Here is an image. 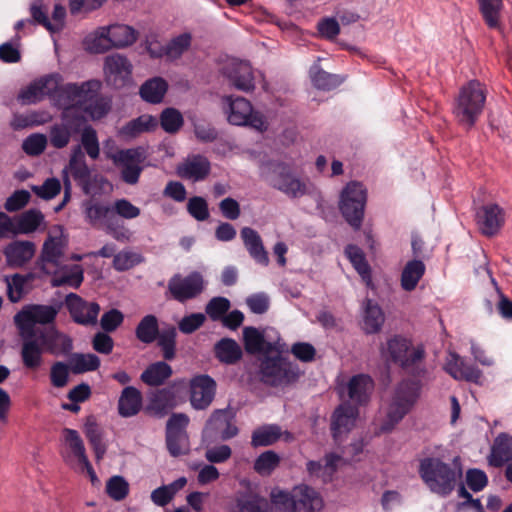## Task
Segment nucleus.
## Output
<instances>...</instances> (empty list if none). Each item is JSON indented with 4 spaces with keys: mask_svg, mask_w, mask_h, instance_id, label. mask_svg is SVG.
Segmentation results:
<instances>
[{
    "mask_svg": "<svg viewBox=\"0 0 512 512\" xmlns=\"http://www.w3.org/2000/svg\"><path fill=\"white\" fill-rule=\"evenodd\" d=\"M23 343L21 346V360L23 366L29 370L38 369L43 363L44 348L38 337L29 336V334L21 335Z\"/></svg>",
    "mask_w": 512,
    "mask_h": 512,
    "instance_id": "obj_30",
    "label": "nucleus"
},
{
    "mask_svg": "<svg viewBox=\"0 0 512 512\" xmlns=\"http://www.w3.org/2000/svg\"><path fill=\"white\" fill-rule=\"evenodd\" d=\"M381 355L415 378L423 377L427 372L424 364L426 356L424 346L422 344L414 346L411 339L402 335L389 338L386 346L381 348Z\"/></svg>",
    "mask_w": 512,
    "mask_h": 512,
    "instance_id": "obj_3",
    "label": "nucleus"
},
{
    "mask_svg": "<svg viewBox=\"0 0 512 512\" xmlns=\"http://www.w3.org/2000/svg\"><path fill=\"white\" fill-rule=\"evenodd\" d=\"M244 348L249 354H257L264 350V335L255 327L247 326L243 329Z\"/></svg>",
    "mask_w": 512,
    "mask_h": 512,
    "instance_id": "obj_56",
    "label": "nucleus"
},
{
    "mask_svg": "<svg viewBox=\"0 0 512 512\" xmlns=\"http://www.w3.org/2000/svg\"><path fill=\"white\" fill-rule=\"evenodd\" d=\"M421 388L420 380L403 379L397 384L388 407L386 419L380 426L381 432L392 431L411 411L420 397Z\"/></svg>",
    "mask_w": 512,
    "mask_h": 512,
    "instance_id": "obj_5",
    "label": "nucleus"
},
{
    "mask_svg": "<svg viewBox=\"0 0 512 512\" xmlns=\"http://www.w3.org/2000/svg\"><path fill=\"white\" fill-rule=\"evenodd\" d=\"M345 255L361 278L366 282H370L371 267L366 260L363 250L357 245L349 244L345 247Z\"/></svg>",
    "mask_w": 512,
    "mask_h": 512,
    "instance_id": "obj_50",
    "label": "nucleus"
},
{
    "mask_svg": "<svg viewBox=\"0 0 512 512\" xmlns=\"http://www.w3.org/2000/svg\"><path fill=\"white\" fill-rule=\"evenodd\" d=\"M373 390L374 381L366 374L354 375L348 383V396L358 405L367 403Z\"/></svg>",
    "mask_w": 512,
    "mask_h": 512,
    "instance_id": "obj_36",
    "label": "nucleus"
},
{
    "mask_svg": "<svg viewBox=\"0 0 512 512\" xmlns=\"http://www.w3.org/2000/svg\"><path fill=\"white\" fill-rule=\"evenodd\" d=\"M100 358L92 353H74L69 359L70 369L74 374L95 371L100 367Z\"/></svg>",
    "mask_w": 512,
    "mask_h": 512,
    "instance_id": "obj_53",
    "label": "nucleus"
},
{
    "mask_svg": "<svg viewBox=\"0 0 512 512\" xmlns=\"http://www.w3.org/2000/svg\"><path fill=\"white\" fill-rule=\"evenodd\" d=\"M177 174L180 178L192 182H200L207 178L211 171V163L201 154L188 155L178 166Z\"/></svg>",
    "mask_w": 512,
    "mask_h": 512,
    "instance_id": "obj_22",
    "label": "nucleus"
},
{
    "mask_svg": "<svg viewBox=\"0 0 512 512\" xmlns=\"http://www.w3.org/2000/svg\"><path fill=\"white\" fill-rule=\"evenodd\" d=\"M176 338L177 329L174 325L168 324L159 330V336L156 339L157 346L167 361L173 360L176 356Z\"/></svg>",
    "mask_w": 512,
    "mask_h": 512,
    "instance_id": "obj_49",
    "label": "nucleus"
},
{
    "mask_svg": "<svg viewBox=\"0 0 512 512\" xmlns=\"http://www.w3.org/2000/svg\"><path fill=\"white\" fill-rule=\"evenodd\" d=\"M479 11L482 15V18L485 24L490 29L499 30L500 25V16L503 10V1L502 0H477Z\"/></svg>",
    "mask_w": 512,
    "mask_h": 512,
    "instance_id": "obj_48",
    "label": "nucleus"
},
{
    "mask_svg": "<svg viewBox=\"0 0 512 512\" xmlns=\"http://www.w3.org/2000/svg\"><path fill=\"white\" fill-rule=\"evenodd\" d=\"M52 274L51 285L53 287L69 286L76 289L84 280L83 268L78 264L60 266L58 269L52 268Z\"/></svg>",
    "mask_w": 512,
    "mask_h": 512,
    "instance_id": "obj_38",
    "label": "nucleus"
},
{
    "mask_svg": "<svg viewBox=\"0 0 512 512\" xmlns=\"http://www.w3.org/2000/svg\"><path fill=\"white\" fill-rule=\"evenodd\" d=\"M12 218V235H27L46 227L45 216L37 208H30Z\"/></svg>",
    "mask_w": 512,
    "mask_h": 512,
    "instance_id": "obj_24",
    "label": "nucleus"
},
{
    "mask_svg": "<svg viewBox=\"0 0 512 512\" xmlns=\"http://www.w3.org/2000/svg\"><path fill=\"white\" fill-rule=\"evenodd\" d=\"M143 397L141 391L134 386H126L118 398V414L123 418L136 416L142 409Z\"/></svg>",
    "mask_w": 512,
    "mask_h": 512,
    "instance_id": "obj_32",
    "label": "nucleus"
},
{
    "mask_svg": "<svg viewBox=\"0 0 512 512\" xmlns=\"http://www.w3.org/2000/svg\"><path fill=\"white\" fill-rule=\"evenodd\" d=\"M65 305L75 323L83 326L97 324L101 310L97 302H89L75 293H69L65 298Z\"/></svg>",
    "mask_w": 512,
    "mask_h": 512,
    "instance_id": "obj_18",
    "label": "nucleus"
},
{
    "mask_svg": "<svg viewBox=\"0 0 512 512\" xmlns=\"http://www.w3.org/2000/svg\"><path fill=\"white\" fill-rule=\"evenodd\" d=\"M65 442L68 445L73 456L78 460L79 463L83 464L88 460L86 455L85 446L81 439L78 431L70 428L63 430Z\"/></svg>",
    "mask_w": 512,
    "mask_h": 512,
    "instance_id": "obj_57",
    "label": "nucleus"
},
{
    "mask_svg": "<svg viewBox=\"0 0 512 512\" xmlns=\"http://www.w3.org/2000/svg\"><path fill=\"white\" fill-rule=\"evenodd\" d=\"M231 307L230 300L223 296L213 297L205 307V313L212 321H220Z\"/></svg>",
    "mask_w": 512,
    "mask_h": 512,
    "instance_id": "obj_60",
    "label": "nucleus"
},
{
    "mask_svg": "<svg viewBox=\"0 0 512 512\" xmlns=\"http://www.w3.org/2000/svg\"><path fill=\"white\" fill-rule=\"evenodd\" d=\"M85 49L90 53L101 54L112 48L109 38V30L106 26L98 28L87 35L83 41Z\"/></svg>",
    "mask_w": 512,
    "mask_h": 512,
    "instance_id": "obj_51",
    "label": "nucleus"
},
{
    "mask_svg": "<svg viewBox=\"0 0 512 512\" xmlns=\"http://www.w3.org/2000/svg\"><path fill=\"white\" fill-rule=\"evenodd\" d=\"M222 74L228 79L231 86L250 92L255 88V79L250 63L246 61L232 60L222 68Z\"/></svg>",
    "mask_w": 512,
    "mask_h": 512,
    "instance_id": "obj_19",
    "label": "nucleus"
},
{
    "mask_svg": "<svg viewBox=\"0 0 512 512\" xmlns=\"http://www.w3.org/2000/svg\"><path fill=\"white\" fill-rule=\"evenodd\" d=\"M426 271L423 261L413 259L408 261L401 273V287L404 291H413Z\"/></svg>",
    "mask_w": 512,
    "mask_h": 512,
    "instance_id": "obj_41",
    "label": "nucleus"
},
{
    "mask_svg": "<svg viewBox=\"0 0 512 512\" xmlns=\"http://www.w3.org/2000/svg\"><path fill=\"white\" fill-rule=\"evenodd\" d=\"M271 185L290 198H299L306 194V184L296 177L291 167L283 162L272 164Z\"/></svg>",
    "mask_w": 512,
    "mask_h": 512,
    "instance_id": "obj_17",
    "label": "nucleus"
},
{
    "mask_svg": "<svg viewBox=\"0 0 512 512\" xmlns=\"http://www.w3.org/2000/svg\"><path fill=\"white\" fill-rule=\"evenodd\" d=\"M81 134V144L87 155L98 159L100 146L96 130L87 124V119L80 111L62 110L60 122L50 127L49 141L56 149L66 147L72 136Z\"/></svg>",
    "mask_w": 512,
    "mask_h": 512,
    "instance_id": "obj_1",
    "label": "nucleus"
},
{
    "mask_svg": "<svg viewBox=\"0 0 512 512\" xmlns=\"http://www.w3.org/2000/svg\"><path fill=\"white\" fill-rule=\"evenodd\" d=\"M158 318L153 314L145 315L135 328V336L141 343L149 345L159 336Z\"/></svg>",
    "mask_w": 512,
    "mask_h": 512,
    "instance_id": "obj_46",
    "label": "nucleus"
},
{
    "mask_svg": "<svg viewBox=\"0 0 512 512\" xmlns=\"http://www.w3.org/2000/svg\"><path fill=\"white\" fill-rule=\"evenodd\" d=\"M204 288V278L198 271H193L185 277L177 273L169 279L167 286L171 298L179 303L196 298Z\"/></svg>",
    "mask_w": 512,
    "mask_h": 512,
    "instance_id": "obj_16",
    "label": "nucleus"
},
{
    "mask_svg": "<svg viewBox=\"0 0 512 512\" xmlns=\"http://www.w3.org/2000/svg\"><path fill=\"white\" fill-rule=\"evenodd\" d=\"M235 508L236 512H272L268 500L250 490L236 494Z\"/></svg>",
    "mask_w": 512,
    "mask_h": 512,
    "instance_id": "obj_35",
    "label": "nucleus"
},
{
    "mask_svg": "<svg viewBox=\"0 0 512 512\" xmlns=\"http://www.w3.org/2000/svg\"><path fill=\"white\" fill-rule=\"evenodd\" d=\"M309 77L313 86L323 91L335 89L343 82V78L339 75L324 71L318 62L310 67Z\"/></svg>",
    "mask_w": 512,
    "mask_h": 512,
    "instance_id": "obj_42",
    "label": "nucleus"
},
{
    "mask_svg": "<svg viewBox=\"0 0 512 512\" xmlns=\"http://www.w3.org/2000/svg\"><path fill=\"white\" fill-rule=\"evenodd\" d=\"M488 464L495 468L503 467L512 461V436L502 432L493 441L487 457Z\"/></svg>",
    "mask_w": 512,
    "mask_h": 512,
    "instance_id": "obj_31",
    "label": "nucleus"
},
{
    "mask_svg": "<svg viewBox=\"0 0 512 512\" xmlns=\"http://www.w3.org/2000/svg\"><path fill=\"white\" fill-rule=\"evenodd\" d=\"M104 73L115 86L123 85L132 73V64L121 54H112L105 58Z\"/></svg>",
    "mask_w": 512,
    "mask_h": 512,
    "instance_id": "obj_28",
    "label": "nucleus"
},
{
    "mask_svg": "<svg viewBox=\"0 0 512 512\" xmlns=\"http://www.w3.org/2000/svg\"><path fill=\"white\" fill-rule=\"evenodd\" d=\"M44 351L54 356H67L73 350L72 338L60 332L56 328H50L47 332H41L38 336Z\"/></svg>",
    "mask_w": 512,
    "mask_h": 512,
    "instance_id": "obj_26",
    "label": "nucleus"
},
{
    "mask_svg": "<svg viewBox=\"0 0 512 512\" xmlns=\"http://www.w3.org/2000/svg\"><path fill=\"white\" fill-rule=\"evenodd\" d=\"M102 83L97 79H90L81 83H66L61 87L56 97V107L61 110L79 111L90 103L96 94L101 91Z\"/></svg>",
    "mask_w": 512,
    "mask_h": 512,
    "instance_id": "obj_8",
    "label": "nucleus"
},
{
    "mask_svg": "<svg viewBox=\"0 0 512 512\" xmlns=\"http://www.w3.org/2000/svg\"><path fill=\"white\" fill-rule=\"evenodd\" d=\"M189 422L190 419L185 413H173L166 423V447L172 457L185 455L189 451Z\"/></svg>",
    "mask_w": 512,
    "mask_h": 512,
    "instance_id": "obj_14",
    "label": "nucleus"
},
{
    "mask_svg": "<svg viewBox=\"0 0 512 512\" xmlns=\"http://www.w3.org/2000/svg\"><path fill=\"white\" fill-rule=\"evenodd\" d=\"M240 235L251 258L258 264L267 266L269 264L268 253L258 232L253 228L243 227Z\"/></svg>",
    "mask_w": 512,
    "mask_h": 512,
    "instance_id": "obj_33",
    "label": "nucleus"
},
{
    "mask_svg": "<svg viewBox=\"0 0 512 512\" xmlns=\"http://www.w3.org/2000/svg\"><path fill=\"white\" fill-rule=\"evenodd\" d=\"M111 109L112 97L98 92L95 98H93V100L84 107L83 112L87 114L91 120L98 121L106 117Z\"/></svg>",
    "mask_w": 512,
    "mask_h": 512,
    "instance_id": "obj_52",
    "label": "nucleus"
},
{
    "mask_svg": "<svg viewBox=\"0 0 512 512\" xmlns=\"http://www.w3.org/2000/svg\"><path fill=\"white\" fill-rule=\"evenodd\" d=\"M215 358L224 365H235L243 357L241 346L236 340L224 337L218 340L213 347Z\"/></svg>",
    "mask_w": 512,
    "mask_h": 512,
    "instance_id": "obj_34",
    "label": "nucleus"
},
{
    "mask_svg": "<svg viewBox=\"0 0 512 512\" xmlns=\"http://www.w3.org/2000/svg\"><path fill=\"white\" fill-rule=\"evenodd\" d=\"M271 501L280 512H296L294 489L291 492L273 490L271 492Z\"/></svg>",
    "mask_w": 512,
    "mask_h": 512,
    "instance_id": "obj_64",
    "label": "nucleus"
},
{
    "mask_svg": "<svg viewBox=\"0 0 512 512\" xmlns=\"http://www.w3.org/2000/svg\"><path fill=\"white\" fill-rule=\"evenodd\" d=\"M385 317L381 307L372 299H366L363 312V330L366 334H375L383 326Z\"/></svg>",
    "mask_w": 512,
    "mask_h": 512,
    "instance_id": "obj_40",
    "label": "nucleus"
},
{
    "mask_svg": "<svg viewBox=\"0 0 512 512\" xmlns=\"http://www.w3.org/2000/svg\"><path fill=\"white\" fill-rule=\"evenodd\" d=\"M280 463L279 455L268 450L261 453L254 462V470L260 475H270Z\"/></svg>",
    "mask_w": 512,
    "mask_h": 512,
    "instance_id": "obj_59",
    "label": "nucleus"
},
{
    "mask_svg": "<svg viewBox=\"0 0 512 512\" xmlns=\"http://www.w3.org/2000/svg\"><path fill=\"white\" fill-rule=\"evenodd\" d=\"M475 221L483 235L492 237L504 225L505 212L498 204L488 203L476 210Z\"/></svg>",
    "mask_w": 512,
    "mask_h": 512,
    "instance_id": "obj_20",
    "label": "nucleus"
},
{
    "mask_svg": "<svg viewBox=\"0 0 512 512\" xmlns=\"http://www.w3.org/2000/svg\"><path fill=\"white\" fill-rule=\"evenodd\" d=\"M486 98L487 90L480 81L474 79L464 84L452 106L456 122L465 130H471L483 113Z\"/></svg>",
    "mask_w": 512,
    "mask_h": 512,
    "instance_id": "obj_4",
    "label": "nucleus"
},
{
    "mask_svg": "<svg viewBox=\"0 0 512 512\" xmlns=\"http://www.w3.org/2000/svg\"><path fill=\"white\" fill-rule=\"evenodd\" d=\"M418 472L429 490L442 497L453 492L463 475L459 457H455L451 463L438 457L423 458L419 462Z\"/></svg>",
    "mask_w": 512,
    "mask_h": 512,
    "instance_id": "obj_2",
    "label": "nucleus"
},
{
    "mask_svg": "<svg viewBox=\"0 0 512 512\" xmlns=\"http://www.w3.org/2000/svg\"><path fill=\"white\" fill-rule=\"evenodd\" d=\"M445 371L455 380H465L478 384L482 371L474 364L466 362L457 353H451L445 365Z\"/></svg>",
    "mask_w": 512,
    "mask_h": 512,
    "instance_id": "obj_27",
    "label": "nucleus"
},
{
    "mask_svg": "<svg viewBox=\"0 0 512 512\" xmlns=\"http://www.w3.org/2000/svg\"><path fill=\"white\" fill-rule=\"evenodd\" d=\"M82 208L85 220L91 226H101L116 241L126 242L131 239L132 231L122 220L113 215L111 205L96 200H86Z\"/></svg>",
    "mask_w": 512,
    "mask_h": 512,
    "instance_id": "obj_7",
    "label": "nucleus"
},
{
    "mask_svg": "<svg viewBox=\"0 0 512 512\" xmlns=\"http://www.w3.org/2000/svg\"><path fill=\"white\" fill-rule=\"evenodd\" d=\"M144 261V257L137 252L131 250H122L114 255L113 267L116 271L129 270Z\"/></svg>",
    "mask_w": 512,
    "mask_h": 512,
    "instance_id": "obj_58",
    "label": "nucleus"
},
{
    "mask_svg": "<svg viewBox=\"0 0 512 512\" xmlns=\"http://www.w3.org/2000/svg\"><path fill=\"white\" fill-rule=\"evenodd\" d=\"M282 436L281 427L277 424H265L252 432L251 445L254 448L266 447L276 443Z\"/></svg>",
    "mask_w": 512,
    "mask_h": 512,
    "instance_id": "obj_47",
    "label": "nucleus"
},
{
    "mask_svg": "<svg viewBox=\"0 0 512 512\" xmlns=\"http://www.w3.org/2000/svg\"><path fill=\"white\" fill-rule=\"evenodd\" d=\"M176 406L175 393L171 388H161L151 393L146 412L157 419L164 418Z\"/></svg>",
    "mask_w": 512,
    "mask_h": 512,
    "instance_id": "obj_29",
    "label": "nucleus"
},
{
    "mask_svg": "<svg viewBox=\"0 0 512 512\" xmlns=\"http://www.w3.org/2000/svg\"><path fill=\"white\" fill-rule=\"evenodd\" d=\"M173 374L172 367L165 361H157L147 366L140 379L150 387L163 385Z\"/></svg>",
    "mask_w": 512,
    "mask_h": 512,
    "instance_id": "obj_39",
    "label": "nucleus"
},
{
    "mask_svg": "<svg viewBox=\"0 0 512 512\" xmlns=\"http://www.w3.org/2000/svg\"><path fill=\"white\" fill-rule=\"evenodd\" d=\"M260 381L269 387L286 388L299 380V366L281 355H265L259 365Z\"/></svg>",
    "mask_w": 512,
    "mask_h": 512,
    "instance_id": "obj_6",
    "label": "nucleus"
},
{
    "mask_svg": "<svg viewBox=\"0 0 512 512\" xmlns=\"http://www.w3.org/2000/svg\"><path fill=\"white\" fill-rule=\"evenodd\" d=\"M191 40L190 33H182L172 38L166 44V58L171 61L179 59L191 46Z\"/></svg>",
    "mask_w": 512,
    "mask_h": 512,
    "instance_id": "obj_55",
    "label": "nucleus"
},
{
    "mask_svg": "<svg viewBox=\"0 0 512 512\" xmlns=\"http://www.w3.org/2000/svg\"><path fill=\"white\" fill-rule=\"evenodd\" d=\"M358 414L357 406L349 402L340 404L334 410L331 416V431L335 441H338L342 435L350 432L355 425Z\"/></svg>",
    "mask_w": 512,
    "mask_h": 512,
    "instance_id": "obj_23",
    "label": "nucleus"
},
{
    "mask_svg": "<svg viewBox=\"0 0 512 512\" xmlns=\"http://www.w3.org/2000/svg\"><path fill=\"white\" fill-rule=\"evenodd\" d=\"M106 493L114 501H121L129 493V483L123 476H112L106 483Z\"/></svg>",
    "mask_w": 512,
    "mask_h": 512,
    "instance_id": "obj_63",
    "label": "nucleus"
},
{
    "mask_svg": "<svg viewBox=\"0 0 512 512\" xmlns=\"http://www.w3.org/2000/svg\"><path fill=\"white\" fill-rule=\"evenodd\" d=\"M109 30V38L112 47L125 48L134 44L138 32L131 26L125 24H114L106 26Z\"/></svg>",
    "mask_w": 512,
    "mask_h": 512,
    "instance_id": "obj_44",
    "label": "nucleus"
},
{
    "mask_svg": "<svg viewBox=\"0 0 512 512\" xmlns=\"http://www.w3.org/2000/svg\"><path fill=\"white\" fill-rule=\"evenodd\" d=\"M183 116L175 108L169 107L162 111L160 115V124L167 133H176L183 125Z\"/></svg>",
    "mask_w": 512,
    "mask_h": 512,
    "instance_id": "obj_62",
    "label": "nucleus"
},
{
    "mask_svg": "<svg viewBox=\"0 0 512 512\" xmlns=\"http://www.w3.org/2000/svg\"><path fill=\"white\" fill-rule=\"evenodd\" d=\"M111 158L115 166L121 168V178L126 184L134 185L138 183L143 171V163L147 158L143 147L121 149L113 154Z\"/></svg>",
    "mask_w": 512,
    "mask_h": 512,
    "instance_id": "obj_15",
    "label": "nucleus"
},
{
    "mask_svg": "<svg viewBox=\"0 0 512 512\" xmlns=\"http://www.w3.org/2000/svg\"><path fill=\"white\" fill-rule=\"evenodd\" d=\"M35 243L28 240H14L3 249L6 263L11 268H21L35 255Z\"/></svg>",
    "mask_w": 512,
    "mask_h": 512,
    "instance_id": "obj_25",
    "label": "nucleus"
},
{
    "mask_svg": "<svg viewBox=\"0 0 512 512\" xmlns=\"http://www.w3.org/2000/svg\"><path fill=\"white\" fill-rule=\"evenodd\" d=\"M367 201V190L360 182L351 181L343 189L339 208L345 220L355 229H360Z\"/></svg>",
    "mask_w": 512,
    "mask_h": 512,
    "instance_id": "obj_10",
    "label": "nucleus"
},
{
    "mask_svg": "<svg viewBox=\"0 0 512 512\" xmlns=\"http://www.w3.org/2000/svg\"><path fill=\"white\" fill-rule=\"evenodd\" d=\"M168 89L166 80L161 77H153L146 80L140 87L141 98L151 104L160 103Z\"/></svg>",
    "mask_w": 512,
    "mask_h": 512,
    "instance_id": "obj_43",
    "label": "nucleus"
},
{
    "mask_svg": "<svg viewBox=\"0 0 512 512\" xmlns=\"http://www.w3.org/2000/svg\"><path fill=\"white\" fill-rule=\"evenodd\" d=\"M69 168L73 178L79 184H87L89 182L91 173L82 152V145H75L72 148Z\"/></svg>",
    "mask_w": 512,
    "mask_h": 512,
    "instance_id": "obj_45",
    "label": "nucleus"
},
{
    "mask_svg": "<svg viewBox=\"0 0 512 512\" xmlns=\"http://www.w3.org/2000/svg\"><path fill=\"white\" fill-rule=\"evenodd\" d=\"M239 429L235 424V415L228 409H216L205 423L201 433L203 445H212L236 437Z\"/></svg>",
    "mask_w": 512,
    "mask_h": 512,
    "instance_id": "obj_9",
    "label": "nucleus"
},
{
    "mask_svg": "<svg viewBox=\"0 0 512 512\" xmlns=\"http://www.w3.org/2000/svg\"><path fill=\"white\" fill-rule=\"evenodd\" d=\"M38 84L45 97H49L56 107V97L60 94L63 77L59 73H51L37 79Z\"/></svg>",
    "mask_w": 512,
    "mask_h": 512,
    "instance_id": "obj_54",
    "label": "nucleus"
},
{
    "mask_svg": "<svg viewBox=\"0 0 512 512\" xmlns=\"http://www.w3.org/2000/svg\"><path fill=\"white\" fill-rule=\"evenodd\" d=\"M216 393L215 380L207 375L201 374L193 377L190 381V403L196 410H204L210 406Z\"/></svg>",
    "mask_w": 512,
    "mask_h": 512,
    "instance_id": "obj_21",
    "label": "nucleus"
},
{
    "mask_svg": "<svg viewBox=\"0 0 512 512\" xmlns=\"http://www.w3.org/2000/svg\"><path fill=\"white\" fill-rule=\"evenodd\" d=\"M112 213L117 218L132 220L140 216L141 210L126 198L116 199L112 203Z\"/></svg>",
    "mask_w": 512,
    "mask_h": 512,
    "instance_id": "obj_61",
    "label": "nucleus"
},
{
    "mask_svg": "<svg viewBox=\"0 0 512 512\" xmlns=\"http://www.w3.org/2000/svg\"><path fill=\"white\" fill-rule=\"evenodd\" d=\"M296 512H316L323 507L319 493L307 485L294 487Z\"/></svg>",
    "mask_w": 512,
    "mask_h": 512,
    "instance_id": "obj_37",
    "label": "nucleus"
},
{
    "mask_svg": "<svg viewBox=\"0 0 512 512\" xmlns=\"http://www.w3.org/2000/svg\"><path fill=\"white\" fill-rule=\"evenodd\" d=\"M59 313V306L30 304L24 306L14 316V322L20 330L21 335L29 334L34 336V326L36 324H51Z\"/></svg>",
    "mask_w": 512,
    "mask_h": 512,
    "instance_id": "obj_12",
    "label": "nucleus"
},
{
    "mask_svg": "<svg viewBox=\"0 0 512 512\" xmlns=\"http://www.w3.org/2000/svg\"><path fill=\"white\" fill-rule=\"evenodd\" d=\"M228 103L227 119L230 124L236 126H251L257 131L267 129V122L263 114L255 112L251 103L243 97H226Z\"/></svg>",
    "mask_w": 512,
    "mask_h": 512,
    "instance_id": "obj_13",
    "label": "nucleus"
},
{
    "mask_svg": "<svg viewBox=\"0 0 512 512\" xmlns=\"http://www.w3.org/2000/svg\"><path fill=\"white\" fill-rule=\"evenodd\" d=\"M67 246L68 236L64 233L63 227L55 226L43 243L38 260L40 270L50 275L52 268L58 269L64 259Z\"/></svg>",
    "mask_w": 512,
    "mask_h": 512,
    "instance_id": "obj_11",
    "label": "nucleus"
}]
</instances>
